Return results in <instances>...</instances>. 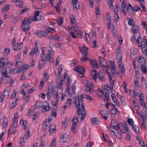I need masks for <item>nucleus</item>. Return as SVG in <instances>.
I'll return each instance as SVG.
<instances>
[{"label":"nucleus","mask_w":147,"mask_h":147,"mask_svg":"<svg viewBox=\"0 0 147 147\" xmlns=\"http://www.w3.org/2000/svg\"><path fill=\"white\" fill-rule=\"evenodd\" d=\"M84 99L91 100V97L89 95H78L77 97H74V103L76 106L77 112L79 115V117L81 119L82 121L85 119L86 113L85 111V103Z\"/></svg>","instance_id":"nucleus-1"},{"label":"nucleus","mask_w":147,"mask_h":147,"mask_svg":"<svg viewBox=\"0 0 147 147\" xmlns=\"http://www.w3.org/2000/svg\"><path fill=\"white\" fill-rule=\"evenodd\" d=\"M31 18L30 16V18H25L22 21L21 26L24 32H26L29 30L30 27V24L32 22Z\"/></svg>","instance_id":"nucleus-2"},{"label":"nucleus","mask_w":147,"mask_h":147,"mask_svg":"<svg viewBox=\"0 0 147 147\" xmlns=\"http://www.w3.org/2000/svg\"><path fill=\"white\" fill-rule=\"evenodd\" d=\"M67 79V82L66 83L67 89L66 92H68V95H72L73 93H75L76 90V86H75V82L76 81H74V83L72 84V87H71V90L70 89V84L71 81V79L70 78L68 79L66 78Z\"/></svg>","instance_id":"nucleus-3"},{"label":"nucleus","mask_w":147,"mask_h":147,"mask_svg":"<svg viewBox=\"0 0 147 147\" xmlns=\"http://www.w3.org/2000/svg\"><path fill=\"white\" fill-rule=\"evenodd\" d=\"M92 72L94 73L93 74V78L94 81L96 82V80L98 77L99 79L102 82H104L105 81V75L104 73H100L98 74L97 71L95 69L92 70Z\"/></svg>","instance_id":"nucleus-4"},{"label":"nucleus","mask_w":147,"mask_h":147,"mask_svg":"<svg viewBox=\"0 0 147 147\" xmlns=\"http://www.w3.org/2000/svg\"><path fill=\"white\" fill-rule=\"evenodd\" d=\"M80 51L82 54L83 55L81 58V61L82 62H85L88 60L89 59L86 56L87 53L86 51V47L84 45L82 46L80 49Z\"/></svg>","instance_id":"nucleus-5"},{"label":"nucleus","mask_w":147,"mask_h":147,"mask_svg":"<svg viewBox=\"0 0 147 147\" xmlns=\"http://www.w3.org/2000/svg\"><path fill=\"white\" fill-rule=\"evenodd\" d=\"M40 13V11L39 10L35 11L34 13V16L32 18V20L33 21H37L42 20L43 18V17L41 15H40L39 20L37 18V16L39 15Z\"/></svg>","instance_id":"nucleus-6"},{"label":"nucleus","mask_w":147,"mask_h":147,"mask_svg":"<svg viewBox=\"0 0 147 147\" xmlns=\"http://www.w3.org/2000/svg\"><path fill=\"white\" fill-rule=\"evenodd\" d=\"M92 89V82H88L87 83L86 87H85L84 90L89 93H91Z\"/></svg>","instance_id":"nucleus-7"},{"label":"nucleus","mask_w":147,"mask_h":147,"mask_svg":"<svg viewBox=\"0 0 147 147\" xmlns=\"http://www.w3.org/2000/svg\"><path fill=\"white\" fill-rule=\"evenodd\" d=\"M74 70L77 71L78 73H85V69L80 65H78L77 67H76L74 69Z\"/></svg>","instance_id":"nucleus-8"},{"label":"nucleus","mask_w":147,"mask_h":147,"mask_svg":"<svg viewBox=\"0 0 147 147\" xmlns=\"http://www.w3.org/2000/svg\"><path fill=\"white\" fill-rule=\"evenodd\" d=\"M99 60L101 67H104L107 65V62L103 57L99 56Z\"/></svg>","instance_id":"nucleus-9"},{"label":"nucleus","mask_w":147,"mask_h":147,"mask_svg":"<svg viewBox=\"0 0 147 147\" xmlns=\"http://www.w3.org/2000/svg\"><path fill=\"white\" fill-rule=\"evenodd\" d=\"M40 36H39L40 38L44 37L46 36L50 32V31L48 30H46L45 31H42L40 30Z\"/></svg>","instance_id":"nucleus-10"},{"label":"nucleus","mask_w":147,"mask_h":147,"mask_svg":"<svg viewBox=\"0 0 147 147\" xmlns=\"http://www.w3.org/2000/svg\"><path fill=\"white\" fill-rule=\"evenodd\" d=\"M78 0H72V4L73 5V9L76 10L78 9L79 7V5L77 3Z\"/></svg>","instance_id":"nucleus-11"},{"label":"nucleus","mask_w":147,"mask_h":147,"mask_svg":"<svg viewBox=\"0 0 147 147\" xmlns=\"http://www.w3.org/2000/svg\"><path fill=\"white\" fill-rule=\"evenodd\" d=\"M61 136H62L60 138L61 141L62 142H65L68 139L69 136L66 134H65L63 135L62 134Z\"/></svg>","instance_id":"nucleus-12"},{"label":"nucleus","mask_w":147,"mask_h":147,"mask_svg":"<svg viewBox=\"0 0 147 147\" xmlns=\"http://www.w3.org/2000/svg\"><path fill=\"white\" fill-rule=\"evenodd\" d=\"M111 125L112 126L115 128V129H119V126L118 123L116 121L115 119H112L111 122Z\"/></svg>","instance_id":"nucleus-13"},{"label":"nucleus","mask_w":147,"mask_h":147,"mask_svg":"<svg viewBox=\"0 0 147 147\" xmlns=\"http://www.w3.org/2000/svg\"><path fill=\"white\" fill-rule=\"evenodd\" d=\"M100 122V120L98 117L92 118V125H98Z\"/></svg>","instance_id":"nucleus-14"},{"label":"nucleus","mask_w":147,"mask_h":147,"mask_svg":"<svg viewBox=\"0 0 147 147\" xmlns=\"http://www.w3.org/2000/svg\"><path fill=\"white\" fill-rule=\"evenodd\" d=\"M118 11H114V22L115 23H117L119 19V16L118 15Z\"/></svg>","instance_id":"nucleus-15"},{"label":"nucleus","mask_w":147,"mask_h":147,"mask_svg":"<svg viewBox=\"0 0 147 147\" xmlns=\"http://www.w3.org/2000/svg\"><path fill=\"white\" fill-rule=\"evenodd\" d=\"M100 112L103 118L104 119L107 120V117L109 116L107 112L105 110H102Z\"/></svg>","instance_id":"nucleus-16"},{"label":"nucleus","mask_w":147,"mask_h":147,"mask_svg":"<svg viewBox=\"0 0 147 147\" xmlns=\"http://www.w3.org/2000/svg\"><path fill=\"white\" fill-rule=\"evenodd\" d=\"M28 66L27 65L23 66L21 67H18L17 70V72H20L21 71H25L28 69Z\"/></svg>","instance_id":"nucleus-17"},{"label":"nucleus","mask_w":147,"mask_h":147,"mask_svg":"<svg viewBox=\"0 0 147 147\" xmlns=\"http://www.w3.org/2000/svg\"><path fill=\"white\" fill-rule=\"evenodd\" d=\"M139 29V28L138 25L134 26L131 27V31L134 34H135L138 31Z\"/></svg>","instance_id":"nucleus-18"},{"label":"nucleus","mask_w":147,"mask_h":147,"mask_svg":"<svg viewBox=\"0 0 147 147\" xmlns=\"http://www.w3.org/2000/svg\"><path fill=\"white\" fill-rule=\"evenodd\" d=\"M46 60L47 61L48 60L50 62H51V59H53L52 57V54L50 53H48L45 55Z\"/></svg>","instance_id":"nucleus-19"},{"label":"nucleus","mask_w":147,"mask_h":147,"mask_svg":"<svg viewBox=\"0 0 147 147\" xmlns=\"http://www.w3.org/2000/svg\"><path fill=\"white\" fill-rule=\"evenodd\" d=\"M45 102L47 103V105H44L42 107L43 108L42 110H45V111H43L44 112H46L50 109L49 104V103L47 101H45Z\"/></svg>","instance_id":"nucleus-20"},{"label":"nucleus","mask_w":147,"mask_h":147,"mask_svg":"<svg viewBox=\"0 0 147 147\" xmlns=\"http://www.w3.org/2000/svg\"><path fill=\"white\" fill-rule=\"evenodd\" d=\"M16 4L18 7L22 8L23 5V3L22 0H16Z\"/></svg>","instance_id":"nucleus-21"},{"label":"nucleus","mask_w":147,"mask_h":147,"mask_svg":"<svg viewBox=\"0 0 147 147\" xmlns=\"http://www.w3.org/2000/svg\"><path fill=\"white\" fill-rule=\"evenodd\" d=\"M99 67V65L97 63V61L96 59H92V67L96 69L98 68Z\"/></svg>","instance_id":"nucleus-22"},{"label":"nucleus","mask_w":147,"mask_h":147,"mask_svg":"<svg viewBox=\"0 0 147 147\" xmlns=\"http://www.w3.org/2000/svg\"><path fill=\"white\" fill-rule=\"evenodd\" d=\"M140 67L142 71L144 73L146 74L147 73V65L142 64L140 65Z\"/></svg>","instance_id":"nucleus-23"},{"label":"nucleus","mask_w":147,"mask_h":147,"mask_svg":"<svg viewBox=\"0 0 147 147\" xmlns=\"http://www.w3.org/2000/svg\"><path fill=\"white\" fill-rule=\"evenodd\" d=\"M78 121V118L77 115L74 116L73 119V124L77 125Z\"/></svg>","instance_id":"nucleus-24"},{"label":"nucleus","mask_w":147,"mask_h":147,"mask_svg":"<svg viewBox=\"0 0 147 147\" xmlns=\"http://www.w3.org/2000/svg\"><path fill=\"white\" fill-rule=\"evenodd\" d=\"M132 128L133 130L136 132V133L138 135L140 132H139V128L137 125H134L132 127Z\"/></svg>","instance_id":"nucleus-25"},{"label":"nucleus","mask_w":147,"mask_h":147,"mask_svg":"<svg viewBox=\"0 0 147 147\" xmlns=\"http://www.w3.org/2000/svg\"><path fill=\"white\" fill-rule=\"evenodd\" d=\"M5 92H6L7 94H8L9 91L8 90H6V89L2 92V95L1 96L0 98V102H2L3 100V99L4 98V97L5 96Z\"/></svg>","instance_id":"nucleus-26"},{"label":"nucleus","mask_w":147,"mask_h":147,"mask_svg":"<svg viewBox=\"0 0 147 147\" xmlns=\"http://www.w3.org/2000/svg\"><path fill=\"white\" fill-rule=\"evenodd\" d=\"M117 113H119V111L117 109L114 108H113L111 109V113L112 115H116Z\"/></svg>","instance_id":"nucleus-27"},{"label":"nucleus","mask_w":147,"mask_h":147,"mask_svg":"<svg viewBox=\"0 0 147 147\" xmlns=\"http://www.w3.org/2000/svg\"><path fill=\"white\" fill-rule=\"evenodd\" d=\"M127 9L128 11V13L129 16L131 18H132L134 16V9Z\"/></svg>","instance_id":"nucleus-28"},{"label":"nucleus","mask_w":147,"mask_h":147,"mask_svg":"<svg viewBox=\"0 0 147 147\" xmlns=\"http://www.w3.org/2000/svg\"><path fill=\"white\" fill-rule=\"evenodd\" d=\"M121 9L122 11H123L124 10H125V9H126V11H127V5L126 3L125 2H124V1H123V2Z\"/></svg>","instance_id":"nucleus-29"},{"label":"nucleus","mask_w":147,"mask_h":147,"mask_svg":"<svg viewBox=\"0 0 147 147\" xmlns=\"http://www.w3.org/2000/svg\"><path fill=\"white\" fill-rule=\"evenodd\" d=\"M45 60L43 59H42L40 61L39 66V70H40L42 68V66L45 64Z\"/></svg>","instance_id":"nucleus-30"},{"label":"nucleus","mask_w":147,"mask_h":147,"mask_svg":"<svg viewBox=\"0 0 147 147\" xmlns=\"http://www.w3.org/2000/svg\"><path fill=\"white\" fill-rule=\"evenodd\" d=\"M63 18L62 17H60L57 20V22L59 26H61L62 24L63 23Z\"/></svg>","instance_id":"nucleus-31"},{"label":"nucleus","mask_w":147,"mask_h":147,"mask_svg":"<svg viewBox=\"0 0 147 147\" xmlns=\"http://www.w3.org/2000/svg\"><path fill=\"white\" fill-rule=\"evenodd\" d=\"M104 95V100L105 101L108 102L109 101V94L108 92H105V93L104 94H103Z\"/></svg>","instance_id":"nucleus-32"},{"label":"nucleus","mask_w":147,"mask_h":147,"mask_svg":"<svg viewBox=\"0 0 147 147\" xmlns=\"http://www.w3.org/2000/svg\"><path fill=\"white\" fill-rule=\"evenodd\" d=\"M70 21L72 25V27L74 28H76V25H77V24H76V21L75 19H74V18L73 19L71 20Z\"/></svg>","instance_id":"nucleus-33"},{"label":"nucleus","mask_w":147,"mask_h":147,"mask_svg":"<svg viewBox=\"0 0 147 147\" xmlns=\"http://www.w3.org/2000/svg\"><path fill=\"white\" fill-rule=\"evenodd\" d=\"M55 125H50L49 127V133H52L53 131L55 130Z\"/></svg>","instance_id":"nucleus-34"},{"label":"nucleus","mask_w":147,"mask_h":147,"mask_svg":"<svg viewBox=\"0 0 147 147\" xmlns=\"http://www.w3.org/2000/svg\"><path fill=\"white\" fill-rule=\"evenodd\" d=\"M1 74L3 77H5L7 75V70L6 69H4L2 70V72H1Z\"/></svg>","instance_id":"nucleus-35"},{"label":"nucleus","mask_w":147,"mask_h":147,"mask_svg":"<svg viewBox=\"0 0 147 147\" xmlns=\"http://www.w3.org/2000/svg\"><path fill=\"white\" fill-rule=\"evenodd\" d=\"M117 59L118 60L122 59V57L121 56V53L119 52L117 53Z\"/></svg>","instance_id":"nucleus-36"},{"label":"nucleus","mask_w":147,"mask_h":147,"mask_svg":"<svg viewBox=\"0 0 147 147\" xmlns=\"http://www.w3.org/2000/svg\"><path fill=\"white\" fill-rule=\"evenodd\" d=\"M13 49L14 50H17L21 49L20 48V45L18 43H17L14 46Z\"/></svg>","instance_id":"nucleus-37"},{"label":"nucleus","mask_w":147,"mask_h":147,"mask_svg":"<svg viewBox=\"0 0 147 147\" xmlns=\"http://www.w3.org/2000/svg\"><path fill=\"white\" fill-rule=\"evenodd\" d=\"M40 107V103L38 102H37L35 105L34 109V110H36L38 109V108H39Z\"/></svg>","instance_id":"nucleus-38"},{"label":"nucleus","mask_w":147,"mask_h":147,"mask_svg":"<svg viewBox=\"0 0 147 147\" xmlns=\"http://www.w3.org/2000/svg\"><path fill=\"white\" fill-rule=\"evenodd\" d=\"M10 5L9 4H7L2 9V10H4L5 11H6L9 9V7Z\"/></svg>","instance_id":"nucleus-39"},{"label":"nucleus","mask_w":147,"mask_h":147,"mask_svg":"<svg viewBox=\"0 0 147 147\" xmlns=\"http://www.w3.org/2000/svg\"><path fill=\"white\" fill-rule=\"evenodd\" d=\"M120 100H121V104L124 106L125 105V103L124 99L123 96V95L121 96Z\"/></svg>","instance_id":"nucleus-40"},{"label":"nucleus","mask_w":147,"mask_h":147,"mask_svg":"<svg viewBox=\"0 0 147 147\" xmlns=\"http://www.w3.org/2000/svg\"><path fill=\"white\" fill-rule=\"evenodd\" d=\"M17 100V98L16 99L15 101H13L11 104V109H12V108H14L16 105L17 103L16 102V101Z\"/></svg>","instance_id":"nucleus-41"},{"label":"nucleus","mask_w":147,"mask_h":147,"mask_svg":"<svg viewBox=\"0 0 147 147\" xmlns=\"http://www.w3.org/2000/svg\"><path fill=\"white\" fill-rule=\"evenodd\" d=\"M128 19H129V20L128 22V24L131 26L134 25V20H133L130 19L129 18Z\"/></svg>","instance_id":"nucleus-42"},{"label":"nucleus","mask_w":147,"mask_h":147,"mask_svg":"<svg viewBox=\"0 0 147 147\" xmlns=\"http://www.w3.org/2000/svg\"><path fill=\"white\" fill-rule=\"evenodd\" d=\"M7 59L6 58L2 57L0 59V63H5L6 61H7Z\"/></svg>","instance_id":"nucleus-43"},{"label":"nucleus","mask_w":147,"mask_h":147,"mask_svg":"<svg viewBox=\"0 0 147 147\" xmlns=\"http://www.w3.org/2000/svg\"><path fill=\"white\" fill-rule=\"evenodd\" d=\"M114 135L117 137L118 138L121 139V134L119 132H115V133L114 134Z\"/></svg>","instance_id":"nucleus-44"},{"label":"nucleus","mask_w":147,"mask_h":147,"mask_svg":"<svg viewBox=\"0 0 147 147\" xmlns=\"http://www.w3.org/2000/svg\"><path fill=\"white\" fill-rule=\"evenodd\" d=\"M97 41L96 40H94L92 41L93 43L92 44L93 45V46L92 47V48H96L97 49L98 48V46L97 45Z\"/></svg>","instance_id":"nucleus-45"},{"label":"nucleus","mask_w":147,"mask_h":147,"mask_svg":"<svg viewBox=\"0 0 147 147\" xmlns=\"http://www.w3.org/2000/svg\"><path fill=\"white\" fill-rule=\"evenodd\" d=\"M16 119H13V124L12 125V127H13L16 128L17 125L18 123Z\"/></svg>","instance_id":"nucleus-46"},{"label":"nucleus","mask_w":147,"mask_h":147,"mask_svg":"<svg viewBox=\"0 0 147 147\" xmlns=\"http://www.w3.org/2000/svg\"><path fill=\"white\" fill-rule=\"evenodd\" d=\"M119 69L122 74H123L125 72V69L123 65H122L121 67H119Z\"/></svg>","instance_id":"nucleus-47"},{"label":"nucleus","mask_w":147,"mask_h":147,"mask_svg":"<svg viewBox=\"0 0 147 147\" xmlns=\"http://www.w3.org/2000/svg\"><path fill=\"white\" fill-rule=\"evenodd\" d=\"M127 121L129 124L131 125H133L134 124V122L133 120L129 118L127 119Z\"/></svg>","instance_id":"nucleus-48"},{"label":"nucleus","mask_w":147,"mask_h":147,"mask_svg":"<svg viewBox=\"0 0 147 147\" xmlns=\"http://www.w3.org/2000/svg\"><path fill=\"white\" fill-rule=\"evenodd\" d=\"M105 88L104 89V90H107V91H111V88L109 86L106 85L105 86Z\"/></svg>","instance_id":"nucleus-49"},{"label":"nucleus","mask_w":147,"mask_h":147,"mask_svg":"<svg viewBox=\"0 0 147 147\" xmlns=\"http://www.w3.org/2000/svg\"><path fill=\"white\" fill-rule=\"evenodd\" d=\"M55 8L56 9V11L58 12H60L61 11V8L60 7L58 3H57V6Z\"/></svg>","instance_id":"nucleus-50"},{"label":"nucleus","mask_w":147,"mask_h":147,"mask_svg":"<svg viewBox=\"0 0 147 147\" xmlns=\"http://www.w3.org/2000/svg\"><path fill=\"white\" fill-rule=\"evenodd\" d=\"M95 13L97 17L98 15H100V10L98 7L96 8L95 10Z\"/></svg>","instance_id":"nucleus-51"},{"label":"nucleus","mask_w":147,"mask_h":147,"mask_svg":"<svg viewBox=\"0 0 147 147\" xmlns=\"http://www.w3.org/2000/svg\"><path fill=\"white\" fill-rule=\"evenodd\" d=\"M115 94L114 93H112L111 94V97L112 99L113 102H115V100H116L117 99L115 97Z\"/></svg>","instance_id":"nucleus-52"},{"label":"nucleus","mask_w":147,"mask_h":147,"mask_svg":"<svg viewBox=\"0 0 147 147\" xmlns=\"http://www.w3.org/2000/svg\"><path fill=\"white\" fill-rule=\"evenodd\" d=\"M8 122V120L7 119H5L4 120V122L2 124V125L3 126H7V123Z\"/></svg>","instance_id":"nucleus-53"},{"label":"nucleus","mask_w":147,"mask_h":147,"mask_svg":"<svg viewBox=\"0 0 147 147\" xmlns=\"http://www.w3.org/2000/svg\"><path fill=\"white\" fill-rule=\"evenodd\" d=\"M28 8H25L24 9H22L21 10V12H20V14H22L24 13L27 11L28 10Z\"/></svg>","instance_id":"nucleus-54"},{"label":"nucleus","mask_w":147,"mask_h":147,"mask_svg":"<svg viewBox=\"0 0 147 147\" xmlns=\"http://www.w3.org/2000/svg\"><path fill=\"white\" fill-rule=\"evenodd\" d=\"M77 125H75L74 124H73L72 125L71 127V130L72 132H74L76 130V126Z\"/></svg>","instance_id":"nucleus-55"},{"label":"nucleus","mask_w":147,"mask_h":147,"mask_svg":"<svg viewBox=\"0 0 147 147\" xmlns=\"http://www.w3.org/2000/svg\"><path fill=\"white\" fill-rule=\"evenodd\" d=\"M113 0H108V4L109 6L113 7Z\"/></svg>","instance_id":"nucleus-56"},{"label":"nucleus","mask_w":147,"mask_h":147,"mask_svg":"<svg viewBox=\"0 0 147 147\" xmlns=\"http://www.w3.org/2000/svg\"><path fill=\"white\" fill-rule=\"evenodd\" d=\"M56 139H55L54 138L53 139L52 144H51V146L52 147L54 146V147L56 145Z\"/></svg>","instance_id":"nucleus-57"},{"label":"nucleus","mask_w":147,"mask_h":147,"mask_svg":"<svg viewBox=\"0 0 147 147\" xmlns=\"http://www.w3.org/2000/svg\"><path fill=\"white\" fill-rule=\"evenodd\" d=\"M57 115L56 112L54 111V110L52 111L51 113V115L52 117H56Z\"/></svg>","instance_id":"nucleus-58"},{"label":"nucleus","mask_w":147,"mask_h":147,"mask_svg":"<svg viewBox=\"0 0 147 147\" xmlns=\"http://www.w3.org/2000/svg\"><path fill=\"white\" fill-rule=\"evenodd\" d=\"M30 131H28L26 133V134H25L24 136V137H23L25 138H26L27 137V136H28V137H29L30 135Z\"/></svg>","instance_id":"nucleus-59"},{"label":"nucleus","mask_w":147,"mask_h":147,"mask_svg":"<svg viewBox=\"0 0 147 147\" xmlns=\"http://www.w3.org/2000/svg\"><path fill=\"white\" fill-rule=\"evenodd\" d=\"M138 80L137 78H136V80L135 81V86L136 87H139V84H138Z\"/></svg>","instance_id":"nucleus-60"},{"label":"nucleus","mask_w":147,"mask_h":147,"mask_svg":"<svg viewBox=\"0 0 147 147\" xmlns=\"http://www.w3.org/2000/svg\"><path fill=\"white\" fill-rule=\"evenodd\" d=\"M140 8L138 6H136L135 7H134V10L136 11H137L140 10Z\"/></svg>","instance_id":"nucleus-61"},{"label":"nucleus","mask_w":147,"mask_h":147,"mask_svg":"<svg viewBox=\"0 0 147 147\" xmlns=\"http://www.w3.org/2000/svg\"><path fill=\"white\" fill-rule=\"evenodd\" d=\"M48 38L49 39H51L53 40H57V39L55 38L54 36L53 35H52L50 36H49Z\"/></svg>","instance_id":"nucleus-62"},{"label":"nucleus","mask_w":147,"mask_h":147,"mask_svg":"<svg viewBox=\"0 0 147 147\" xmlns=\"http://www.w3.org/2000/svg\"><path fill=\"white\" fill-rule=\"evenodd\" d=\"M20 124H22L24 126H25L27 124V123L26 122H24V120L23 119H22L20 121Z\"/></svg>","instance_id":"nucleus-63"},{"label":"nucleus","mask_w":147,"mask_h":147,"mask_svg":"<svg viewBox=\"0 0 147 147\" xmlns=\"http://www.w3.org/2000/svg\"><path fill=\"white\" fill-rule=\"evenodd\" d=\"M140 105L141 106H143L144 107L147 109V107L146 106V104L144 101H140Z\"/></svg>","instance_id":"nucleus-64"}]
</instances>
